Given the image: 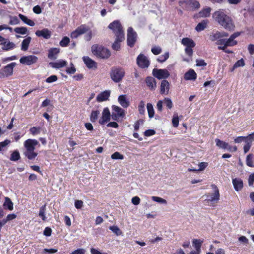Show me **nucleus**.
I'll return each instance as SVG.
<instances>
[{
	"label": "nucleus",
	"instance_id": "nucleus-1",
	"mask_svg": "<svg viewBox=\"0 0 254 254\" xmlns=\"http://www.w3.org/2000/svg\"><path fill=\"white\" fill-rule=\"evenodd\" d=\"M212 18L219 25L229 31H233L235 24L232 18L225 10L220 9L212 14Z\"/></svg>",
	"mask_w": 254,
	"mask_h": 254
},
{
	"label": "nucleus",
	"instance_id": "nucleus-2",
	"mask_svg": "<svg viewBox=\"0 0 254 254\" xmlns=\"http://www.w3.org/2000/svg\"><path fill=\"white\" fill-rule=\"evenodd\" d=\"M37 145L40 146L39 142L34 139H28L24 142V146L26 150L24 155L29 160H33L37 157L38 153L34 150Z\"/></svg>",
	"mask_w": 254,
	"mask_h": 254
},
{
	"label": "nucleus",
	"instance_id": "nucleus-3",
	"mask_svg": "<svg viewBox=\"0 0 254 254\" xmlns=\"http://www.w3.org/2000/svg\"><path fill=\"white\" fill-rule=\"evenodd\" d=\"M125 74V71L123 68L113 67L111 69L110 76L113 82L119 83L122 80Z\"/></svg>",
	"mask_w": 254,
	"mask_h": 254
},
{
	"label": "nucleus",
	"instance_id": "nucleus-4",
	"mask_svg": "<svg viewBox=\"0 0 254 254\" xmlns=\"http://www.w3.org/2000/svg\"><path fill=\"white\" fill-rule=\"evenodd\" d=\"M92 52L94 55L103 59H107L111 55L110 51L108 49L97 45L92 46Z\"/></svg>",
	"mask_w": 254,
	"mask_h": 254
},
{
	"label": "nucleus",
	"instance_id": "nucleus-5",
	"mask_svg": "<svg viewBox=\"0 0 254 254\" xmlns=\"http://www.w3.org/2000/svg\"><path fill=\"white\" fill-rule=\"evenodd\" d=\"M16 65L15 62H12L1 68L0 70V78H3L12 76Z\"/></svg>",
	"mask_w": 254,
	"mask_h": 254
},
{
	"label": "nucleus",
	"instance_id": "nucleus-6",
	"mask_svg": "<svg viewBox=\"0 0 254 254\" xmlns=\"http://www.w3.org/2000/svg\"><path fill=\"white\" fill-rule=\"evenodd\" d=\"M108 28L112 30L115 36L124 35L122 26L119 20H115L108 25Z\"/></svg>",
	"mask_w": 254,
	"mask_h": 254
},
{
	"label": "nucleus",
	"instance_id": "nucleus-7",
	"mask_svg": "<svg viewBox=\"0 0 254 254\" xmlns=\"http://www.w3.org/2000/svg\"><path fill=\"white\" fill-rule=\"evenodd\" d=\"M212 187L214 190V193L206 194V200L211 203H216L220 199V194L217 187L215 185H212Z\"/></svg>",
	"mask_w": 254,
	"mask_h": 254
},
{
	"label": "nucleus",
	"instance_id": "nucleus-8",
	"mask_svg": "<svg viewBox=\"0 0 254 254\" xmlns=\"http://www.w3.org/2000/svg\"><path fill=\"white\" fill-rule=\"evenodd\" d=\"M137 34L132 27H129L127 30V44L132 47L134 46L137 40Z\"/></svg>",
	"mask_w": 254,
	"mask_h": 254
},
{
	"label": "nucleus",
	"instance_id": "nucleus-9",
	"mask_svg": "<svg viewBox=\"0 0 254 254\" xmlns=\"http://www.w3.org/2000/svg\"><path fill=\"white\" fill-rule=\"evenodd\" d=\"M180 6H183L185 4L188 9H196L200 7V4L198 1L195 0H187L185 1H180L179 2Z\"/></svg>",
	"mask_w": 254,
	"mask_h": 254
},
{
	"label": "nucleus",
	"instance_id": "nucleus-10",
	"mask_svg": "<svg viewBox=\"0 0 254 254\" xmlns=\"http://www.w3.org/2000/svg\"><path fill=\"white\" fill-rule=\"evenodd\" d=\"M138 65L141 68H147L150 64V62L147 57L144 55L140 54L137 58Z\"/></svg>",
	"mask_w": 254,
	"mask_h": 254
},
{
	"label": "nucleus",
	"instance_id": "nucleus-11",
	"mask_svg": "<svg viewBox=\"0 0 254 254\" xmlns=\"http://www.w3.org/2000/svg\"><path fill=\"white\" fill-rule=\"evenodd\" d=\"M153 75L158 79H162L168 78L170 73L166 69H154L153 70Z\"/></svg>",
	"mask_w": 254,
	"mask_h": 254
},
{
	"label": "nucleus",
	"instance_id": "nucleus-12",
	"mask_svg": "<svg viewBox=\"0 0 254 254\" xmlns=\"http://www.w3.org/2000/svg\"><path fill=\"white\" fill-rule=\"evenodd\" d=\"M38 58L34 55L23 56L20 59V62L23 64L30 65L37 62Z\"/></svg>",
	"mask_w": 254,
	"mask_h": 254
},
{
	"label": "nucleus",
	"instance_id": "nucleus-13",
	"mask_svg": "<svg viewBox=\"0 0 254 254\" xmlns=\"http://www.w3.org/2000/svg\"><path fill=\"white\" fill-rule=\"evenodd\" d=\"M111 114L108 108H105L102 112V115L99 120V123L104 125L110 120Z\"/></svg>",
	"mask_w": 254,
	"mask_h": 254
},
{
	"label": "nucleus",
	"instance_id": "nucleus-14",
	"mask_svg": "<svg viewBox=\"0 0 254 254\" xmlns=\"http://www.w3.org/2000/svg\"><path fill=\"white\" fill-rule=\"evenodd\" d=\"M240 35V32H237L232 34L228 39H226V45L227 47L233 46L237 44L235 39Z\"/></svg>",
	"mask_w": 254,
	"mask_h": 254
},
{
	"label": "nucleus",
	"instance_id": "nucleus-15",
	"mask_svg": "<svg viewBox=\"0 0 254 254\" xmlns=\"http://www.w3.org/2000/svg\"><path fill=\"white\" fill-rule=\"evenodd\" d=\"M37 36L43 37L46 39H48L51 36V32L47 28H44L41 30H37L35 32Z\"/></svg>",
	"mask_w": 254,
	"mask_h": 254
},
{
	"label": "nucleus",
	"instance_id": "nucleus-16",
	"mask_svg": "<svg viewBox=\"0 0 254 254\" xmlns=\"http://www.w3.org/2000/svg\"><path fill=\"white\" fill-rule=\"evenodd\" d=\"M125 39L124 35H119L116 36V39L112 44V47L113 49L116 51H118L120 49V43L124 41Z\"/></svg>",
	"mask_w": 254,
	"mask_h": 254
},
{
	"label": "nucleus",
	"instance_id": "nucleus-17",
	"mask_svg": "<svg viewBox=\"0 0 254 254\" xmlns=\"http://www.w3.org/2000/svg\"><path fill=\"white\" fill-rule=\"evenodd\" d=\"M118 101L123 108H127L130 105V102L125 94L120 95L118 98Z\"/></svg>",
	"mask_w": 254,
	"mask_h": 254
},
{
	"label": "nucleus",
	"instance_id": "nucleus-18",
	"mask_svg": "<svg viewBox=\"0 0 254 254\" xmlns=\"http://www.w3.org/2000/svg\"><path fill=\"white\" fill-rule=\"evenodd\" d=\"M49 64L54 68H60L67 65V62L64 60H58L55 62H50Z\"/></svg>",
	"mask_w": 254,
	"mask_h": 254
},
{
	"label": "nucleus",
	"instance_id": "nucleus-19",
	"mask_svg": "<svg viewBox=\"0 0 254 254\" xmlns=\"http://www.w3.org/2000/svg\"><path fill=\"white\" fill-rule=\"evenodd\" d=\"M110 95V91L105 90L99 94L97 97L96 100L98 102H101L108 100Z\"/></svg>",
	"mask_w": 254,
	"mask_h": 254
},
{
	"label": "nucleus",
	"instance_id": "nucleus-20",
	"mask_svg": "<svg viewBox=\"0 0 254 254\" xmlns=\"http://www.w3.org/2000/svg\"><path fill=\"white\" fill-rule=\"evenodd\" d=\"M83 60L86 64V66L90 69L92 68H96L97 64L96 63L92 60L89 57H84L83 58Z\"/></svg>",
	"mask_w": 254,
	"mask_h": 254
},
{
	"label": "nucleus",
	"instance_id": "nucleus-21",
	"mask_svg": "<svg viewBox=\"0 0 254 254\" xmlns=\"http://www.w3.org/2000/svg\"><path fill=\"white\" fill-rule=\"evenodd\" d=\"M169 83L166 80L162 81L160 85V93L163 95H167L169 90Z\"/></svg>",
	"mask_w": 254,
	"mask_h": 254
},
{
	"label": "nucleus",
	"instance_id": "nucleus-22",
	"mask_svg": "<svg viewBox=\"0 0 254 254\" xmlns=\"http://www.w3.org/2000/svg\"><path fill=\"white\" fill-rule=\"evenodd\" d=\"M184 78L186 80H195L197 78V74L193 69H190L184 74Z\"/></svg>",
	"mask_w": 254,
	"mask_h": 254
},
{
	"label": "nucleus",
	"instance_id": "nucleus-23",
	"mask_svg": "<svg viewBox=\"0 0 254 254\" xmlns=\"http://www.w3.org/2000/svg\"><path fill=\"white\" fill-rule=\"evenodd\" d=\"M234 188L236 191L241 190L243 187V183L240 178H235L232 180Z\"/></svg>",
	"mask_w": 254,
	"mask_h": 254
},
{
	"label": "nucleus",
	"instance_id": "nucleus-24",
	"mask_svg": "<svg viewBox=\"0 0 254 254\" xmlns=\"http://www.w3.org/2000/svg\"><path fill=\"white\" fill-rule=\"evenodd\" d=\"M215 142L216 145L218 147L223 149H227V150L229 151H232V147L228 144V143L223 141H221L219 139H216Z\"/></svg>",
	"mask_w": 254,
	"mask_h": 254
},
{
	"label": "nucleus",
	"instance_id": "nucleus-25",
	"mask_svg": "<svg viewBox=\"0 0 254 254\" xmlns=\"http://www.w3.org/2000/svg\"><path fill=\"white\" fill-rule=\"evenodd\" d=\"M112 108L113 112L116 114L118 116H119L122 119L124 117L125 115V112L124 109L116 105H113L112 106Z\"/></svg>",
	"mask_w": 254,
	"mask_h": 254
},
{
	"label": "nucleus",
	"instance_id": "nucleus-26",
	"mask_svg": "<svg viewBox=\"0 0 254 254\" xmlns=\"http://www.w3.org/2000/svg\"><path fill=\"white\" fill-rule=\"evenodd\" d=\"M181 43L186 47H195V43L194 41L189 38H183L182 39Z\"/></svg>",
	"mask_w": 254,
	"mask_h": 254
},
{
	"label": "nucleus",
	"instance_id": "nucleus-27",
	"mask_svg": "<svg viewBox=\"0 0 254 254\" xmlns=\"http://www.w3.org/2000/svg\"><path fill=\"white\" fill-rule=\"evenodd\" d=\"M147 86L150 90H154L156 87L155 79L152 77H147L145 80Z\"/></svg>",
	"mask_w": 254,
	"mask_h": 254
},
{
	"label": "nucleus",
	"instance_id": "nucleus-28",
	"mask_svg": "<svg viewBox=\"0 0 254 254\" xmlns=\"http://www.w3.org/2000/svg\"><path fill=\"white\" fill-rule=\"evenodd\" d=\"M18 16L25 24L30 26H34L35 25V22L32 20L28 19L26 16L22 14H19Z\"/></svg>",
	"mask_w": 254,
	"mask_h": 254
},
{
	"label": "nucleus",
	"instance_id": "nucleus-29",
	"mask_svg": "<svg viewBox=\"0 0 254 254\" xmlns=\"http://www.w3.org/2000/svg\"><path fill=\"white\" fill-rule=\"evenodd\" d=\"M59 52V49L57 48H52L49 50L48 57L50 59L56 58L57 54Z\"/></svg>",
	"mask_w": 254,
	"mask_h": 254
},
{
	"label": "nucleus",
	"instance_id": "nucleus-30",
	"mask_svg": "<svg viewBox=\"0 0 254 254\" xmlns=\"http://www.w3.org/2000/svg\"><path fill=\"white\" fill-rule=\"evenodd\" d=\"M3 207L5 209H7L10 211L13 210V203L9 198L7 197H5Z\"/></svg>",
	"mask_w": 254,
	"mask_h": 254
},
{
	"label": "nucleus",
	"instance_id": "nucleus-31",
	"mask_svg": "<svg viewBox=\"0 0 254 254\" xmlns=\"http://www.w3.org/2000/svg\"><path fill=\"white\" fill-rule=\"evenodd\" d=\"M31 41V38L30 37H27L26 38L24 39L21 43V50L24 51H27Z\"/></svg>",
	"mask_w": 254,
	"mask_h": 254
},
{
	"label": "nucleus",
	"instance_id": "nucleus-32",
	"mask_svg": "<svg viewBox=\"0 0 254 254\" xmlns=\"http://www.w3.org/2000/svg\"><path fill=\"white\" fill-rule=\"evenodd\" d=\"M208 21V20H204L202 22L199 23L196 27L195 30L197 32H200L204 30L207 27Z\"/></svg>",
	"mask_w": 254,
	"mask_h": 254
},
{
	"label": "nucleus",
	"instance_id": "nucleus-33",
	"mask_svg": "<svg viewBox=\"0 0 254 254\" xmlns=\"http://www.w3.org/2000/svg\"><path fill=\"white\" fill-rule=\"evenodd\" d=\"M211 9L210 7H206L203 8L199 13V17H208L210 15Z\"/></svg>",
	"mask_w": 254,
	"mask_h": 254
},
{
	"label": "nucleus",
	"instance_id": "nucleus-34",
	"mask_svg": "<svg viewBox=\"0 0 254 254\" xmlns=\"http://www.w3.org/2000/svg\"><path fill=\"white\" fill-rule=\"evenodd\" d=\"M254 133H252L247 137L239 136L234 139V142L236 143H239L242 142H247L248 139L254 137Z\"/></svg>",
	"mask_w": 254,
	"mask_h": 254
},
{
	"label": "nucleus",
	"instance_id": "nucleus-35",
	"mask_svg": "<svg viewBox=\"0 0 254 254\" xmlns=\"http://www.w3.org/2000/svg\"><path fill=\"white\" fill-rule=\"evenodd\" d=\"M3 47H2V49L5 50H8L10 49H12L15 48V44L9 41H3L1 43Z\"/></svg>",
	"mask_w": 254,
	"mask_h": 254
},
{
	"label": "nucleus",
	"instance_id": "nucleus-36",
	"mask_svg": "<svg viewBox=\"0 0 254 254\" xmlns=\"http://www.w3.org/2000/svg\"><path fill=\"white\" fill-rule=\"evenodd\" d=\"M202 243L203 241L200 239H194L193 240V246L195 248V251L201 252V247Z\"/></svg>",
	"mask_w": 254,
	"mask_h": 254
},
{
	"label": "nucleus",
	"instance_id": "nucleus-37",
	"mask_svg": "<svg viewBox=\"0 0 254 254\" xmlns=\"http://www.w3.org/2000/svg\"><path fill=\"white\" fill-rule=\"evenodd\" d=\"M226 39L220 38L218 40L216 44L218 45V49L220 50H225V49L227 47L226 45Z\"/></svg>",
	"mask_w": 254,
	"mask_h": 254
},
{
	"label": "nucleus",
	"instance_id": "nucleus-38",
	"mask_svg": "<svg viewBox=\"0 0 254 254\" xmlns=\"http://www.w3.org/2000/svg\"><path fill=\"white\" fill-rule=\"evenodd\" d=\"M14 31L17 34L22 35L27 34L28 33V30L26 27H16L14 28Z\"/></svg>",
	"mask_w": 254,
	"mask_h": 254
},
{
	"label": "nucleus",
	"instance_id": "nucleus-39",
	"mask_svg": "<svg viewBox=\"0 0 254 254\" xmlns=\"http://www.w3.org/2000/svg\"><path fill=\"white\" fill-rule=\"evenodd\" d=\"M77 29L81 35H83L86 33L88 31V30H89V27L86 24H82L78 27Z\"/></svg>",
	"mask_w": 254,
	"mask_h": 254
},
{
	"label": "nucleus",
	"instance_id": "nucleus-40",
	"mask_svg": "<svg viewBox=\"0 0 254 254\" xmlns=\"http://www.w3.org/2000/svg\"><path fill=\"white\" fill-rule=\"evenodd\" d=\"M147 110L148 114V116L150 118H152L154 115V110L153 106L151 103H147Z\"/></svg>",
	"mask_w": 254,
	"mask_h": 254
},
{
	"label": "nucleus",
	"instance_id": "nucleus-41",
	"mask_svg": "<svg viewBox=\"0 0 254 254\" xmlns=\"http://www.w3.org/2000/svg\"><path fill=\"white\" fill-rule=\"evenodd\" d=\"M221 38L220 32L216 31L215 33H212L210 35V39L212 41L216 42Z\"/></svg>",
	"mask_w": 254,
	"mask_h": 254
},
{
	"label": "nucleus",
	"instance_id": "nucleus-42",
	"mask_svg": "<svg viewBox=\"0 0 254 254\" xmlns=\"http://www.w3.org/2000/svg\"><path fill=\"white\" fill-rule=\"evenodd\" d=\"M245 62L243 59H241L240 60L237 61L233 65V67L231 70L232 71H234V70L237 68L240 67H243L245 65Z\"/></svg>",
	"mask_w": 254,
	"mask_h": 254
},
{
	"label": "nucleus",
	"instance_id": "nucleus-43",
	"mask_svg": "<svg viewBox=\"0 0 254 254\" xmlns=\"http://www.w3.org/2000/svg\"><path fill=\"white\" fill-rule=\"evenodd\" d=\"M70 42V39L67 36L64 37L60 42L59 44L62 47H66Z\"/></svg>",
	"mask_w": 254,
	"mask_h": 254
},
{
	"label": "nucleus",
	"instance_id": "nucleus-44",
	"mask_svg": "<svg viewBox=\"0 0 254 254\" xmlns=\"http://www.w3.org/2000/svg\"><path fill=\"white\" fill-rule=\"evenodd\" d=\"M100 112L98 110L92 111L90 115V120L92 122H95L97 120Z\"/></svg>",
	"mask_w": 254,
	"mask_h": 254
},
{
	"label": "nucleus",
	"instance_id": "nucleus-45",
	"mask_svg": "<svg viewBox=\"0 0 254 254\" xmlns=\"http://www.w3.org/2000/svg\"><path fill=\"white\" fill-rule=\"evenodd\" d=\"M151 199L153 201L157 202L160 204L166 205L167 204V201L161 197L157 196H152Z\"/></svg>",
	"mask_w": 254,
	"mask_h": 254
},
{
	"label": "nucleus",
	"instance_id": "nucleus-46",
	"mask_svg": "<svg viewBox=\"0 0 254 254\" xmlns=\"http://www.w3.org/2000/svg\"><path fill=\"white\" fill-rule=\"evenodd\" d=\"M10 143V141L8 139L0 142V152L5 150L7 149V146Z\"/></svg>",
	"mask_w": 254,
	"mask_h": 254
},
{
	"label": "nucleus",
	"instance_id": "nucleus-47",
	"mask_svg": "<svg viewBox=\"0 0 254 254\" xmlns=\"http://www.w3.org/2000/svg\"><path fill=\"white\" fill-rule=\"evenodd\" d=\"M46 210V205H44V206H42L40 208L39 212V216L42 218V220L45 221L46 217L45 214Z\"/></svg>",
	"mask_w": 254,
	"mask_h": 254
},
{
	"label": "nucleus",
	"instance_id": "nucleus-48",
	"mask_svg": "<svg viewBox=\"0 0 254 254\" xmlns=\"http://www.w3.org/2000/svg\"><path fill=\"white\" fill-rule=\"evenodd\" d=\"M253 140V137H252V138H250L249 139H248L247 142H245V143L246 144L244 146V151L245 153H247L249 150Z\"/></svg>",
	"mask_w": 254,
	"mask_h": 254
},
{
	"label": "nucleus",
	"instance_id": "nucleus-49",
	"mask_svg": "<svg viewBox=\"0 0 254 254\" xmlns=\"http://www.w3.org/2000/svg\"><path fill=\"white\" fill-rule=\"evenodd\" d=\"M169 57V52H165L164 54L159 56V57L157 59V61L161 63L164 62L168 59Z\"/></svg>",
	"mask_w": 254,
	"mask_h": 254
},
{
	"label": "nucleus",
	"instance_id": "nucleus-50",
	"mask_svg": "<svg viewBox=\"0 0 254 254\" xmlns=\"http://www.w3.org/2000/svg\"><path fill=\"white\" fill-rule=\"evenodd\" d=\"M109 229L117 236L121 235L122 232L117 226H111L109 227Z\"/></svg>",
	"mask_w": 254,
	"mask_h": 254
},
{
	"label": "nucleus",
	"instance_id": "nucleus-51",
	"mask_svg": "<svg viewBox=\"0 0 254 254\" xmlns=\"http://www.w3.org/2000/svg\"><path fill=\"white\" fill-rule=\"evenodd\" d=\"M30 132L34 136L39 134L40 133V127H33L29 129Z\"/></svg>",
	"mask_w": 254,
	"mask_h": 254
},
{
	"label": "nucleus",
	"instance_id": "nucleus-52",
	"mask_svg": "<svg viewBox=\"0 0 254 254\" xmlns=\"http://www.w3.org/2000/svg\"><path fill=\"white\" fill-rule=\"evenodd\" d=\"M172 124L174 127H177L179 125V118L177 114L174 113L172 120Z\"/></svg>",
	"mask_w": 254,
	"mask_h": 254
},
{
	"label": "nucleus",
	"instance_id": "nucleus-53",
	"mask_svg": "<svg viewBox=\"0 0 254 254\" xmlns=\"http://www.w3.org/2000/svg\"><path fill=\"white\" fill-rule=\"evenodd\" d=\"M20 159V154L18 151H14L11 155L10 160L12 161H17Z\"/></svg>",
	"mask_w": 254,
	"mask_h": 254
},
{
	"label": "nucleus",
	"instance_id": "nucleus-54",
	"mask_svg": "<svg viewBox=\"0 0 254 254\" xmlns=\"http://www.w3.org/2000/svg\"><path fill=\"white\" fill-rule=\"evenodd\" d=\"M10 18V21H9V24L13 25H17L19 24L20 21L19 20L18 18L16 16H10L9 17Z\"/></svg>",
	"mask_w": 254,
	"mask_h": 254
},
{
	"label": "nucleus",
	"instance_id": "nucleus-55",
	"mask_svg": "<svg viewBox=\"0 0 254 254\" xmlns=\"http://www.w3.org/2000/svg\"><path fill=\"white\" fill-rule=\"evenodd\" d=\"M138 111L140 114H144L145 111V103L143 101H141L138 105Z\"/></svg>",
	"mask_w": 254,
	"mask_h": 254
},
{
	"label": "nucleus",
	"instance_id": "nucleus-56",
	"mask_svg": "<svg viewBox=\"0 0 254 254\" xmlns=\"http://www.w3.org/2000/svg\"><path fill=\"white\" fill-rule=\"evenodd\" d=\"M253 155L251 154H249L246 158V164L249 167H253Z\"/></svg>",
	"mask_w": 254,
	"mask_h": 254
},
{
	"label": "nucleus",
	"instance_id": "nucleus-57",
	"mask_svg": "<svg viewBox=\"0 0 254 254\" xmlns=\"http://www.w3.org/2000/svg\"><path fill=\"white\" fill-rule=\"evenodd\" d=\"M161 51V47L158 46H154L151 48V52L155 55L159 54Z\"/></svg>",
	"mask_w": 254,
	"mask_h": 254
},
{
	"label": "nucleus",
	"instance_id": "nucleus-58",
	"mask_svg": "<svg viewBox=\"0 0 254 254\" xmlns=\"http://www.w3.org/2000/svg\"><path fill=\"white\" fill-rule=\"evenodd\" d=\"M85 34L84 39L87 41L91 40L93 36L92 31L89 29V30H88V31Z\"/></svg>",
	"mask_w": 254,
	"mask_h": 254
},
{
	"label": "nucleus",
	"instance_id": "nucleus-59",
	"mask_svg": "<svg viewBox=\"0 0 254 254\" xmlns=\"http://www.w3.org/2000/svg\"><path fill=\"white\" fill-rule=\"evenodd\" d=\"M111 158L112 159H120V160H122L124 159V156L123 155L121 154L119 152H116L115 153H114L112 155H111Z\"/></svg>",
	"mask_w": 254,
	"mask_h": 254
},
{
	"label": "nucleus",
	"instance_id": "nucleus-60",
	"mask_svg": "<svg viewBox=\"0 0 254 254\" xmlns=\"http://www.w3.org/2000/svg\"><path fill=\"white\" fill-rule=\"evenodd\" d=\"M164 102L166 107L168 109H171L173 106V103L171 100L168 98H165L164 100Z\"/></svg>",
	"mask_w": 254,
	"mask_h": 254
},
{
	"label": "nucleus",
	"instance_id": "nucleus-61",
	"mask_svg": "<svg viewBox=\"0 0 254 254\" xmlns=\"http://www.w3.org/2000/svg\"><path fill=\"white\" fill-rule=\"evenodd\" d=\"M58 78L57 76L53 75H51L50 77H48L46 80V82L48 83H51L54 82L57 80Z\"/></svg>",
	"mask_w": 254,
	"mask_h": 254
},
{
	"label": "nucleus",
	"instance_id": "nucleus-62",
	"mask_svg": "<svg viewBox=\"0 0 254 254\" xmlns=\"http://www.w3.org/2000/svg\"><path fill=\"white\" fill-rule=\"evenodd\" d=\"M80 35H82L80 33V32L76 28L74 31L71 33L70 37L72 39H76Z\"/></svg>",
	"mask_w": 254,
	"mask_h": 254
},
{
	"label": "nucleus",
	"instance_id": "nucleus-63",
	"mask_svg": "<svg viewBox=\"0 0 254 254\" xmlns=\"http://www.w3.org/2000/svg\"><path fill=\"white\" fill-rule=\"evenodd\" d=\"M66 71L67 73L70 74H74L76 72V69L72 63H71V66L70 67H68L66 69Z\"/></svg>",
	"mask_w": 254,
	"mask_h": 254
},
{
	"label": "nucleus",
	"instance_id": "nucleus-64",
	"mask_svg": "<svg viewBox=\"0 0 254 254\" xmlns=\"http://www.w3.org/2000/svg\"><path fill=\"white\" fill-rule=\"evenodd\" d=\"M85 250L83 248L78 249L70 253L69 254H85Z\"/></svg>",
	"mask_w": 254,
	"mask_h": 254
}]
</instances>
